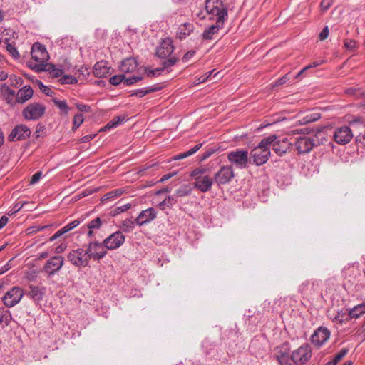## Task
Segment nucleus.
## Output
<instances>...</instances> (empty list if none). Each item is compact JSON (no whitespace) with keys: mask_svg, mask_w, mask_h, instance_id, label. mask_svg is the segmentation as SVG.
<instances>
[{"mask_svg":"<svg viewBox=\"0 0 365 365\" xmlns=\"http://www.w3.org/2000/svg\"><path fill=\"white\" fill-rule=\"evenodd\" d=\"M205 14H197V16L204 19L215 20L216 24L205 29L202 34L205 40L213 39L214 34H217L220 27L223 25L225 16L227 15V8L222 0H206Z\"/></svg>","mask_w":365,"mask_h":365,"instance_id":"nucleus-1","label":"nucleus"},{"mask_svg":"<svg viewBox=\"0 0 365 365\" xmlns=\"http://www.w3.org/2000/svg\"><path fill=\"white\" fill-rule=\"evenodd\" d=\"M277 138V136L276 135H271L264 138L257 147L251 150L250 158H252L254 164L259 166L267 163L271 155V144Z\"/></svg>","mask_w":365,"mask_h":365,"instance_id":"nucleus-2","label":"nucleus"},{"mask_svg":"<svg viewBox=\"0 0 365 365\" xmlns=\"http://www.w3.org/2000/svg\"><path fill=\"white\" fill-rule=\"evenodd\" d=\"M31 55L36 63L34 66H30L36 71H45L47 66L46 62L49 59V55L46 47L40 43H34L31 47Z\"/></svg>","mask_w":365,"mask_h":365,"instance_id":"nucleus-3","label":"nucleus"},{"mask_svg":"<svg viewBox=\"0 0 365 365\" xmlns=\"http://www.w3.org/2000/svg\"><path fill=\"white\" fill-rule=\"evenodd\" d=\"M312 356L311 346L304 344L292 352L291 358L296 365H304L310 360Z\"/></svg>","mask_w":365,"mask_h":365,"instance_id":"nucleus-4","label":"nucleus"},{"mask_svg":"<svg viewBox=\"0 0 365 365\" xmlns=\"http://www.w3.org/2000/svg\"><path fill=\"white\" fill-rule=\"evenodd\" d=\"M46 107L40 103H31L22 110V115L29 120H36L41 118L45 113Z\"/></svg>","mask_w":365,"mask_h":365,"instance_id":"nucleus-5","label":"nucleus"},{"mask_svg":"<svg viewBox=\"0 0 365 365\" xmlns=\"http://www.w3.org/2000/svg\"><path fill=\"white\" fill-rule=\"evenodd\" d=\"M68 262L77 267H86L88 266L89 257L86 251L81 248L71 250L67 255Z\"/></svg>","mask_w":365,"mask_h":365,"instance_id":"nucleus-6","label":"nucleus"},{"mask_svg":"<svg viewBox=\"0 0 365 365\" xmlns=\"http://www.w3.org/2000/svg\"><path fill=\"white\" fill-rule=\"evenodd\" d=\"M85 251L89 259L94 260H100L107 255V249L104 246L103 242L101 243L98 241H91L87 245Z\"/></svg>","mask_w":365,"mask_h":365,"instance_id":"nucleus-7","label":"nucleus"},{"mask_svg":"<svg viewBox=\"0 0 365 365\" xmlns=\"http://www.w3.org/2000/svg\"><path fill=\"white\" fill-rule=\"evenodd\" d=\"M24 294L21 287H14L5 293L2 301L6 307H13L21 301Z\"/></svg>","mask_w":365,"mask_h":365,"instance_id":"nucleus-8","label":"nucleus"},{"mask_svg":"<svg viewBox=\"0 0 365 365\" xmlns=\"http://www.w3.org/2000/svg\"><path fill=\"white\" fill-rule=\"evenodd\" d=\"M64 264V258L61 255H56L50 258L43 267V271L49 277L53 276L61 270Z\"/></svg>","mask_w":365,"mask_h":365,"instance_id":"nucleus-9","label":"nucleus"},{"mask_svg":"<svg viewBox=\"0 0 365 365\" xmlns=\"http://www.w3.org/2000/svg\"><path fill=\"white\" fill-rule=\"evenodd\" d=\"M333 138L338 144L345 145L351 141L353 133L349 126L344 125L336 128Z\"/></svg>","mask_w":365,"mask_h":365,"instance_id":"nucleus-10","label":"nucleus"},{"mask_svg":"<svg viewBox=\"0 0 365 365\" xmlns=\"http://www.w3.org/2000/svg\"><path fill=\"white\" fill-rule=\"evenodd\" d=\"M125 235L120 231H117L109 235L103 242L107 250H112L120 247L125 242Z\"/></svg>","mask_w":365,"mask_h":365,"instance_id":"nucleus-11","label":"nucleus"},{"mask_svg":"<svg viewBox=\"0 0 365 365\" xmlns=\"http://www.w3.org/2000/svg\"><path fill=\"white\" fill-rule=\"evenodd\" d=\"M31 133V131L28 126L19 124L11 130L8 139L9 141L23 140L28 138Z\"/></svg>","mask_w":365,"mask_h":365,"instance_id":"nucleus-12","label":"nucleus"},{"mask_svg":"<svg viewBox=\"0 0 365 365\" xmlns=\"http://www.w3.org/2000/svg\"><path fill=\"white\" fill-rule=\"evenodd\" d=\"M330 336V331L324 327H319L312 335L311 341L316 346H322Z\"/></svg>","mask_w":365,"mask_h":365,"instance_id":"nucleus-13","label":"nucleus"},{"mask_svg":"<svg viewBox=\"0 0 365 365\" xmlns=\"http://www.w3.org/2000/svg\"><path fill=\"white\" fill-rule=\"evenodd\" d=\"M230 161L237 168H246L248 163L247 152L245 150H237L230 153Z\"/></svg>","mask_w":365,"mask_h":365,"instance_id":"nucleus-14","label":"nucleus"},{"mask_svg":"<svg viewBox=\"0 0 365 365\" xmlns=\"http://www.w3.org/2000/svg\"><path fill=\"white\" fill-rule=\"evenodd\" d=\"M314 145V140L308 137H299L295 142L296 150L299 153H307L310 152Z\"/></svg>","mask_w":365,"mask_h":365,"instance_id":"nucleus-15","label":"nucleus"},{"mask_svg":"<svg viewBox=\"0 0 365 365\" xmlns=\"http://www.w3.org/2000/svg\"><path fill=\"white\" fill-rule=\"evenodd\" d=\"M157 216V212L153 207L148 208L141 211L135 219V222L139 225L148 224L155 220Z\"/></svg>","mask_w":365,"mask_h":365,"instance_id":"nucleus-16","label":"nucleus"},{"mask_svg":"<svg viewBox=\"0 0 365 365\" xmlns=\"http://www.w3.org/2000/svg\"><path fill=\"white\" fill-rule=\"evenodd\" d=\"M291 145L292 143L287 138H284L282 140H277V138L271 144L273 150L279 156L284 155Z\"/></svg>","mask_w":365,"mask_h":365,"instance_id":"nucleus-17","label":"nucleus"},{"mask_svg":"<svg viewBox=\"0 0 365 365\" xmlns=\"http://www.w3.org/2000/svg\"><path fill=\"white\" fill-rule=\"evenodd\" d=\"M174 51L173 42L170 38L163 40L157 48L156 54L159 58H164L169 56Z\"/></svg>","mask_w":365,"mask_h":365,"instance_id":"nucleus-18","label":"nucleus"},{"mask_svg":"<svg viewBox=\"0 0 365 365\" xmlns=\"http://www.w3.org/2000/svg\"><path fill=\"white\" fill-rule=\"evenodd\" d=\"M34 95V90L30 86H25L18 91L16 95L17 103L23 104L30 100Z\"/></svg>","mask_w":365,"mask_h":365,"instance_id":"nucleus-19","label":"nucleus"},{"mask_svg":"<svg viewBox=\"0 0 365 365\" xmlns=\"http://www.w3.org/2000/svg\"><path fill=\"white\" fill-rule=\"evenodd\" d=\"M195 30V26L190 22L181 24L177 30L176 37L180 40H184L189 36Z\"/></svg>","mask_w":365,"mask_h":365,"instance_id":"nucleus-20","label":"nucleus"},{"mask_svg":"<svg viewBox=\"0 0 365 365\" xmlns=\"http://www.w3.org/2000/svg\"><path fill=\"white\" fill-rule=\"evenodd\" d=\"M93 72L98 78H105L110 73V68L106 61H101L94 65Z\"/></svg>","mask_w":365,"mask_h":365,"instance_id":"nucleus-21","label":"nucleus"},{"mask_svg":"<svg viewBox=\"0 0 365 365\" xmlns=\"http://www.w3.org/2000/svg\"><path fill=\"white\" fill-rule=\"evenodd\" d=\"M212 185V180L207 175L197 176L195 182V187L201 192H205L208 191Z\"/></svg>","mask_w":365,"mask_h":365,"instance_id":"nucleus-22","label":"nucleus"},{"mask_svg":"<svg viewBox=\"0 0 365 365\" xmlns=\"http://www.w3.org/2000/svg\"><path fill=\"white\" fill-rule=\"evenodd\" d=\"M318 283L314 281H307L299 287L300 292L306 297H309L318 291Z\"/></svg>","mask_w":365,"mask_h":365,"instance_id":"nucleus-23","label":"nucleus"},{"mask_svg":"<svg viewBox=\"0 0 365 365\" xmlns=\"http://www.w3.org/2000/svg\"><path fill=\"white\" fill-rule=\"evenodd\" d=\"M0 91L3 97L7 103L14 106L16 103V93L15 91L11 90L9 86L6 84H3L1 86Z\"/></svg>","mask_w":365,"mask_h":365,"instance_id":"nucleus-24","label":"nucleus"},{"mask_svg":"<svg viewBox=\"0 0 365 365\" xmlns=\"http://www.w3.org/2000/svg\"><path fill=\"white\" fill-rule=\"evenodd\" d=\"M44 287H39L38 286L31 284L29 286V291L26 293V295L32 299L34 302H40L43 299L44 293Z\"/></svg>","mask_w":365,"mask_h":365,"instance_id":"nucleus-25","label":"nucleus"},{"mask_svg":"<svg viewBox=\"0 0 365 365\" xmlns=\"http://www.w3.org/2000/svg\"><path fill=\"white\" fill-rule=\"evenodd\" d=\"M138 66L135 58H128L121 62L120 69L123 73H131L136 70Z\"/></svg>","mask_w":365,"mask_h":365,"instance_id":"nucleus-26","label":"nucleus"},{"mask_svg":"<svg viewBox=\"0 0 365 365\" xmlns=\"http://www.w3.org/2000/svg\"><path fill=\"white\" fill-rule=\"evenodd\" d=\"M103 225V221L101 219L98 217L89 222L87 224V228L88 229V232L87 233V235L88 237H92L94 235V230H98L101 225Z\"/></svg>","mask_w":365,"mask_h":365,"instance_id":"nucleus-27","label":"nucleus"},{"mask_svg":"<svg viewBox=\"0 0 365 365\" xmlns=\"http://www.w3.org/2000/svg\"><path fill=\"white\" fill-rule=\"evenodd\" d=\"M125 192V190L123 188H118L113 190H111L107 193H106L102 197H101V202H106L110 200H113L116 197H120L121 195H123Z\"/></svg>","mask_w":365,"mask_h":365,"instance_id":"nucleus-28","label":"nucleus"},{"mask_svg":"<svg viewBox=\"0 0 365 365\" xmlns=\"http://www.w3.org/2000/svg\"><path fill=\"white\" fill-rule=\"evenodd\" d=\"M321 118V115L319 113H311L307 114L302 118L297 121L299 125H306L312 122H314Z\"/></svg>","mask_w":365,"mask_h":365,"instance_id":"nucleus-29","label":"nucleus"},{"mask_svg":"<svg viewBox=\"0 0 365 365\" xmlns=\"http://www.w3.org/2000/svg\"><path fill=\"white\" fill-rule=\"evenodd\" d=\"M215 181L219 185H224L228 182V170L222 168L215 175Z\"/></svg>","mask_w":365,"mask_h":365,"instance_id":"nucleus-30","label":"nucleus"},{"mask_svg":"<svg viewBox=\"0 0 365 365\" xmlns=\"http://www.w3.org/2000/svg\"><path fill=\"white\" fill-rule=\"evenodd\" d=\"M157 90H158V88L155 87V86H151V87H148V88H140V89H138V90L134 91L131 93V96H136L138 97L142 98V97L146 96L147 94H148L150 93L156 91Z\"/></svg>","mask_w":365,"mask_h":365,"instance_id":"nucleus-31","label":"nucleus"},{"mask_svg":"<svg viewBox=\"0 0 365 365\" xmlns=\"http://www.w3.org/2000/svg\"><path fill=\"white\" fill-rule=\"evenodd\" d=\"M202 146V143L197 144L196 145H195L192 148L190 149L189 150H187L185 153H180L179 155H176L174 158V159L175 160H180V159L185 158L188 156H190V155H193L194 153H195L197 150H199Z\"/></svg>","mask_w":365,"mask_h":365,"instance_id":"nucleus-32","label":"nucleus"},{"mask_svg":"<svg viewBox=\"0 0 365 365\" xmlns=\"http://www.w3.org/2000/svg\"><path fill=\"white\" fill-rule=\"evenodd\" d=\"M365 313V304H361L354 307L349 312V316L351 318H359L361 314Z\"/></svg>","mask_w":365,"mask_h":365,"instance_id":"nucleus-33","label":"nucleus"},{"mask_svg":"<svg viewBox=\"0 0 365 365\" xmlns=\"http://www.w3.org/2000/svg\"><path fill=\"white\" fill-rule=\"evenodd\" d=\"M45 71H48L50 75L53 78L60 77L63 74V70L56 68L53 64H47Z\"/></svg>","mask_w":365,"mask_h":365,"instance_id":"nucleus-34","label":"nucleus"},{"mask_svg":"<svg viewBox=\"0 0 365 365\" xmlns=\"http://www.w3.org/2000/svg\"><path fill=\"white\" fill-rule=\"evenodd\" d=\"M191 192L192 188L190 185H183L176 190L174 195L178 197H185L189 195Z\"/></svg>","mask_w":365,"mask_h":365,"instance_id":"nucleus-35","label":"nucleus"},{"mask_svg":"<svg viewBox=\"0 0 365 365\" xmlns=\"http://www.w3.org/2000/svg\"><path fill=\"white\" fill-rule=\"evenodd\" d=\"M54 104L61 110V113L66 115L69 111V107L66 101H60L58 99H53Z\"/></svg>","mask_w":365,"mask_h":365,"instance_id":"nucleus-36","label":"nucleus"},{"mask_svg":"<svg viewBox=\"0 0 365 365\" xmlns=\"http://www.w3.org/2000/svg\"><path fill=\"white\" fill-rule=\"evenodd\" d=\"M276 359L280 365H292V358L289 353L287 354H277Z\"/></svg>","mask_w":365,"mask_h":365,"instance_id":"nucleus-37","label":"nucleus"},{"mask_svg":"<svg viewBox=\"0 0 365 365\" xmlns=\"http://www.w3.org/2000/svg\"><path fill=\"white\" fill-rule=\"evenodd\" d=\"M120 229L124 232H128L132 231L135 227V222L131 219H126L123 220L120 225Z\"/></svg>","mask_w":365,"mask_h":365,"instance_id":"nucleus-38","label":"nucleus"},{"mask_svg":"<svg viewBox=\"0 0 365 365\" xmlns=\"http://www.w3.org/2000/svg\"><path fill=\"white\" fill-rule=\"evenodd\" d=\"M345 93L348 96H354L356 98H360L364 95V93L359 88H347Z\"/></svg>","mask_w":365,"mask_h":365,"instance_id":"nucleus-39","label":"nucleus"},{"mask_svg":"<svg viewBox=\"0 0 365 365\" xmlns=\"http://www.w3.org/2000/svg\"><path fill=\"white\" fill-rule=\"evenodd\" d=\"M124 118H121L120 116L115 117L111 121H110L103 128V130L110 129L118 126L120 122H123Z\"/></svg>","mask_w":365,"mask_h":365,"instance_id":"nucleus-40","label":"nucleus"},{"mask_svg":"<svg viewBox=\"0 0 365 365\" xmlns=\"http://www.w3.org/2000/svg\"><path fill=\"white\" fill-rule=\"evenodd\" d=\"M124 118H121L120 116L115 117L111 121H110L103 128V130L110 129L118 126L120 122H123Z\"/></svg>","mask_w":365,"mask_h":365,"instance_id":"nucleus-41","label":"nucleus"},{"mask_svg":"<svg viewBox=\"0 0 365 365\" xmlns=\"http://www.w3.org/2000/svg\"><path fill=\"white\" fill-rule=\"evenodd\" d=\"M124 118H121L120 116L115 117L111 121H110L103 128V130L110 129L118 126L120 122H123Z\"/></svg>","mask_w":365,"mask_h":365,"instance_id":"nucleus-42","label":"nucleus"},{"mask_svg":"<svg viewBox=\"0 0 365 365\" xmlns=\"http://www.w3.org/2000/svg\"><path fill=\"white\" fill-rule=\"evenodd\" d=\"M124 118H121L120 116L115 117L111 121H110L103 128V130L110 129L118 126L120 122H123Z\"/></svg>","mask_w":365,"mask_h":365,"instance_id":"nucleus-43","label":"nucleus"},{"mask_svg":"<svg viewBox=\"0 0 365 365\" xmlns=\"http://www.w3.org/2000/svg\"><path fill=\"white\" fill-rule=\"evenodd\" d=\"M124 118H121L120 116L115 117L111 121H110L103 128V130L110 129L118 126L120 122H123Z\"/></svg>","mask_w":365,"mask_h":365,"instance_id":"nucleus-44","label":"nucleus"},{"mask_svg":"<svg viewBox=\"0 0 365 365\" xmlns=\"http://www.w3.org/2000/svg\"><path fill=\"white\" fill-rule=\"evenodd\" d=\"M6 50L14 58L18 59L19 58L20 55L19 53V51L13 44L7 43Z\"/></svg>","mask_w":365,"mask_h":365,"instance_id":"nucleus-45","label":"nucleus"},{"mask_svg":"<svg viewBox=\"0 0 365 365\" xmlns=\"http://www.w3.org/2000/svg\"><path fill=\"white\" fill-rule=\"evenodd\" d=\"M59 81L61 84H73L77 82V79L71 75H63Z\"/></svg>","mask_w":365,"mask_h":365,"instance_id":"nucleus-46","label":"nucleus"},{"mask_svg":"<svg viewBox=\"0 0 365 365\" xmlns=\"http://www.w3.org/2000/svg\"><path fill=\"white\" fill-rule=\"evenodd\" d=\"M347 349H342L339 353H337L332 361H329L331 364L336 365L337 363L341 361L347 354Z\"/></svg>","mask_w":365,"mask_h":365,"instance_id":"nucleus-47","label":"nucleus"},{"mask_svg":"<svg viewBox=\"0 0 365 365\" xmlns=\"http://www.w3.org/2000/svg\"><path fill=\"white\" fill-rule=\"evenodd\" d=\"M83 116L82 114L75 115L73 120V130H76L83 122Z\"/></svg>","mask_w":365,"mask_h":365,"instance_id":"nucleus-48","label":"nucleus"},{"mask_svg":"<svg viewBox=\"0 0 365 365\" xmlns=\"http://www.w3.org/2000/svg\"><path fill=\"white\" fill-rule=\"evenodd\" d=\"M9 81L11 86L18 87L22 84V78L16 75L9 76Z\"/></svg>","mask_w":365,"mask_h":365,"instance_id":"nucleus-49","label":"nucleus"},{"mask_svg":"<svg viewBox=\"0 0 365 365\" xmlns=\"http://www.w3.org/2000/svg\"><path fill=\"white\" fill-rule=\"evenodd\" d=\"M176 202H177V200L175 199V195H173V196H168L163 201H162L159 204V205L160 206L172 207L174 204L176 203Z\"/></svg>","mask_w":365,"mask_h":365,"instance_id":"nucleus-50","label":"nucleus"},{"mask_svg":"<svg viewBox=\"0 0 365 365\" xmlns=\"http://www.w3.org/2000/svg\"><path fill=\"white\" fill-rule=\"evenodd\" d=\"M49 227H50V225H45V226L36 225V226H33V227H29L26 230V232H27L28 235L34 234V233H36L38 232L42 231V230L46 229V228H48Z\"/></svg>","mask_w":365,"mask_h":365,"instance_id":"nucleus-51","label":"nucleus"},{"mask_svg":"<svg viewBox=\"0 0 365 365\" xmlns=\"http://www.w3.org/2000/svg\"><path fill=\"white\" fill-rule=\"evenodd\" d=\"M130 204H125L123 206H120V207H116L115 209H114L111 212V215L113 216H115L121 212H123L128 210H129L130 208Z\"/></svg>","mask_w":365,"mask_h":365,"instance_id":"nucleus-52","label":"nucleus"},{"mask_svg":"<svg viewBox=\"0 0 365 365\" xmlns=\"http://www.w3.org/2000/svg\"><path fill=\"white\" fill-rule=\"evenodd\" d=\"M124 79H125V76L123 74L115 75L110 78V83L112 85L117 86V85H119L120 83H123Z\"/></svg>","mask_w":365,"mask_h":365,"instance_id":"nucleus-53","label":"nucleus"},{"mask_svg":"<svg viewBox=\"0 0 365 365\" xmlns=\"http://www.w3.org/2000/svg\"><path fill=\"white\" fill-rule=\"evenodd\" d=\"M142 80V77L140 76H132L129 78H125L123 81V83L125 86H130L139 81Z\"/></svg>","mask_w":365,"mask_h":365,"instance_id":"nucleus-54","label":"nucleus"},{"mask_svg":"<svg viewBox=\"0 0 365 365\" xmlns=\"http://www.w3.org/2000/svg\"><path fill=\"white\" fill-rule=\"evenodd\" d=\"M176 62L177 58L175 57H171L163 62V67L160 68L163 69V71H164L169 67L173 66Z\"/></svg>","mask_w":365,"mask_h":365,"instance_id":"nucleus-55","label":"nucleus"},{"mask_svg":"<svg viewBox=\"0 0 365 365\" xmlns=\"http://www.w3.org/2000/svg\"><path fill=\"white\" fill-rule=\"evenodd\" d=\"M38 85L41 91L48 96H52L53 91L48 86H44L42 82L38 81Z\"/></svg>","mask_w":365,"mask_h":365,"instance_id":"nucleus-56","label":"nucleus"},{"mask_svg":"<svg viewBox=\"0 0 365 365\" xmlns=\"http://www.w3.org/2000/svg\"><path fill=\"white\" fill-rule=\"evenodd\" d=\"M344 46L346 49L354 50L356 48V42L353 39H345Z\"/></svg>","mask_w":365,"mask_h":365,"instance_id":"nucleus-57","label":"nucleus"},{"mask_svg":"<svg viewBox=\"0 0 365 365\" xmlns=\"http://www.w3.org/2000/svg\"><path fill=\"white\" fill-rule=\"evenodd\" d=\"M207 169L202 167L197 168L195 169L191 173V176L194 177L195 179L197 178V176H204L203 175L206 173Z\"/></svg>","mask_w":365,"mask_h":365,"instance_id":"nucleus-58","label":"nucleus"},{"mask_svg":"<svg viewBox=\"0 0 365 365\" xmlns=\"http://www.w3.org/2000/svg\"><path fill=\"white\" fill-rule=\"evenodd\" d=\"M334 0H322L320 4L321 10L326 11L332 5Z\"/></svg>","mask_w":365,"mask_h":365,"instance_id":"nucleus-59","label":"nucleus"},{"mask_svg":"<svg viewBox=\"0 0 365 365\" xmlns=\"http://www.w3.org/2000/svg\"><path fill=\"white\" fill-rule=\"evenodd\" d=\"M26 204H29V202H24L20 205V203H16L14 207L8 212L9 215H12L15 213H16L18 211H19L21 209L24 207V206Z\"/></svg>","mask_w":365,"mask_h":365,"instance_id":"nucleus-60","label":"nucleus"},{"mask_svg":"<svg viewBox=\"0 0 365 365\" xmlns=\"http://www.w3.org/2000/svg\"><path fill=\"white\" fill-rule=\"evenodd\" d=\"M289 353V349L287 348V346L284 344L281 346H278L276 349V354H287Z\"/></svg>","mask_w":365,"mask_h":365,"instance_id":"nucleus-61","label":"nucleus"},{"mask_svg":"<svg viewBox=\"0 0 365 365\" xmlns=\"http://www.w3.org/2000/svg\"><path fill=\"white\" fill-rule=\"evenodd\" d=\"M329 28L328 26H325L322 31L320 32L319 35V38L321 41H324L325 40L328 36H329Z\"/></svg>","mask_w":365,"mask_h":365,"instance_id":"nucleus-62","label":"nucleus"},{"mask_svg":"<svg viewBox=\"0 0 365 365\" xmlns=\"http://www.w3.org/2000/svg\"><path fill=\"white\" fill-rule=\"evenodd\" d=\"M215 152V150L213 149V148H210L207 150H206L202 155H201V158H200V160L202 161V160H205V159L208 158L209 157H210Z\"/></svg>","mask_w":365,"mask_h":365,"instance_id":"nucleus-63","label":"nucleus"},{"mask_svg":"<svg viewBox=\"0 0 365 365\" xmlns=\"http://www.w3.org/2000/svg\"><path fill=\"white\" fill-rule=\"evenodd\" d=\"M42 176V173L41 171L36 172L33 176L31 177L30 184H35L41 179Z\"/></svg>","mask_w":365,"mask_h":365,"instance_id":"nucleus-64","label":"nucleus"}]
</instances>
